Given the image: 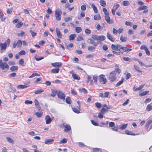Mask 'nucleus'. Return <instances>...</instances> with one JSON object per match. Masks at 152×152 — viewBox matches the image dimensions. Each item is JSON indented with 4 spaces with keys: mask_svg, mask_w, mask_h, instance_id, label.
Masks as SVG:
<instances>
[{
    "mask_svg": "<svg viewBox=\"0 0 152 152\" xmlns=\"http://www.w3.org/2000/svg\"><path fill=\"white\" fill-rule=\"evenodd\" d=\"M117 78L115 71H112L110 74L108 80L110 81L113 82L115 81Z\"/></svg>",
    "mask_w": 152,
    "mask_h": 152,
    "instance_id": "obj_1",
    "label": "nucleus"
},
{
    "mask_svg": "<svg viewBox=\"0 0 152 152\" xmlns=\"http://www.w3.org/2000/svg\"><path fill=\"white\" fill-rule=\"evenodd\" d=\"M101 39H88V42L90 44H92L96 46L98 44L100 40Z\"/></svg>",
    "mask_w": 152,
    "mask_h": 152,
    "instance_id": "obj_2",
    "label": "nucleus"
},
{
    "mask_svg": "<svg viewBox=\"0 0 152 152\" xmlns=\"http://www.w3.org/2000/svg\"><path fill=\"white\" fill-rule=\"evenodd\" d=\"M62 13L61 10L59 9H57L56 10L55 16L56 18V19L58 20L59 21L61 20V15Z\"/></svg>",
    "mask_w": 152,
    "mask_h": 152,
    "instance_id": "obj_3",
    "label": "nucleus"
},
{
    "mask_svg": "<svg viewBox=\"0 0 152 152\" xmlns=\"http://www.w3.org/2000/svg\"><path fill=\"white\" fill-rule=\"evenodd\" d=\"M105 75H102L99 76V81L100 83L102 84H104L107 81V80L106 78H104Z\"/></svg>",
    "mask_w": 152,
    "mask_h": 152,
    "instance_id": "obj_4",
    "label": "nucleus"
},
{
    "mask_svg": "<svg viewBox=\"0 0 152 152\" xmlns=\"http://www.w3.org/2000/svg\"><path fill=\"white\" fill-rule=\"evenodd\" d=\"M22 44V41L18 40L17 42H14L13 44V47L14 48H15L16 46L18 48L21 47Z\"/></svg>",
    "mask_w": 152,
    "mask_h": 152,
    "instance_id": "obj_5",
    "label": "nucleus"
},
{
    "mask_svg": "<svg viewBox=\"0 0 152 152\" xmlns=\"http://www.w3.org/2000/svg\"><path fill=\"white\" fill-rule=\"evenodd\" d=\"M57 94L58 96L61 99H65V94L61 91H58Z\"/></svg>",
    "mask_w": 152,
    "mask_h": 152,
    "instance_id": "obj_6",
    "label": "nucleus"
},
{
    "mask_svg": "<svg viewBox=\"0 0 152 152\" xmlns=\"http://www.w3.org/2000/svg\"><path fill=\"white\" fill-rule=\"evenodd\" d=\"M7 47V44L5 42L4 43H1L0 44V47L1 48V53H3L5 51Z\"/></svg>",
    "mask_w": 152,
    "mask_h": 152,
    "instance_id": "obj_7",
    "label": "nucleus"
},
{
    "mask_svg": "<svg viewBox=\"0 0 152 152\" xmlns=\"http://www.w3.org/2000/svg\"><path fill=\"white\" fill-rule=\"evenodd\" d=\"M1 67V68L2 70H4L5 68L6 69V70L5 72H6L9 68V66L5 62L3 63V64H2L1 66H0Z\"/></svg>",
    "mask_w": 152,
    "mask_h": 152,
    "instance_id": "obj_8",
    "label": "nucleus"
},
{
    "mask_svg": "<svg viewBox=\"0 0 152 152\" xmlns=\"http://www.w3.org/2000/svg\"><path fill=\"white\" fill-rule=\"evenodd\" d=\"M77 103L79 105V107H78V109H77L76 108H72L73 111L75 113H80V102L79 101L77 102Z\"/></svg>",
    "mask_w": 152,
    "mask_h": 152,
    "instance_id": "obj_9",
    "label": "nucleus"
},
{
    "mask_svg": "<svg viewBox=\"0 0 152 152\" xmlns=\"http://www.w3.org/2000/svg\"><path fill=\"white\" fill-rule=\"evenodd\" d=\"M63 125L64 127V131L66 132H67L69 130L71 129V127L69 125H65L64 124H63Z\"/></svg>",
    "mask_w": 152,
    "mask_h": 152,
    "instance_id": "obj_10",
    "label": "nucleus"
},
{
    "mask_svg": "<svg viewBox=\"0 0 152 152\" xmlns=\"http://www.w3.org/2000/svg\"><path fill=\"white\" fill-rule=\"evenodd\" d=\"M45 119L46 123L47 124H50L52 121L50 116L48 115H47L46 116Z\"/></svg>",
    "mask_w": 152,
    "mask_h": 152,
    "instance_id": "obj_11",
    "label": "nucleus"
},
{
    "mask_svg": "<svg viewBox=\"0 0 152 152\" xmlns=\"http://www.w3.org/2000/svg\"><path fill=\"white\" fill-rule=\"evenodd\" d=\"M105 19L106 21L109 23L112 24L113 23V21L110 20V18L109 15L105 16Z\"/></svg>",
    "mask_w": 152,
    "mask_h": 152,
    "instance_id": "obj_12",
    "label": "nucleus"
},
{
    "mask_svg": "<svg viewBox=\"0 0 152 152\" xmlns=\"http://www.w3.org/2000/svg\"><path fill=\"white\" fill-rule=\"evenodd\" d=\"M51 65L55 67H59L62 65V63L61 62H56L51 64Z\"/></svg>",
    "mask_w": 152,
    "mask_h": 152,
    "instance_id": "obj_13",
    "label": "nucleus"
},
{
    "mask_svg": "<svg viewBox=\"0 0 152 152\" xmlns=\"http://www.w3.org/2000/svg\"><path fill=\"white\" fill-rule=\"evenodd\" d=\"M54 141L52 139H49L45 141L44 142L45 144H51Z\"/></svg>",
    "mask_w": 152,
    "mask_h": 152,
    "instance_id": "obj_14",
    "label": "nucleus"
},
{
    "mask_svg": "<svg viewBox=\"0 0 152 152\" xmlns=\"http://www.w3.org/2000/svg\"><path fill=\"white\" fill-rule=\"evenodd\" d=\"M115 70L114 71H115V74H116V72H117L118 74H119L121 72V70L119 69V66L117 65L116 64L115 65Z\"/></svg>",
    "mask_w": 152,
    "mask_h": 152,
    "instance_id": "obj_15",
    "label": "nucleus"
},
{
    "mask_svg": "<svg viewBox=\"0 0 152 152\" xmlns=\"http://www.w3.org/2000/svg\"><path fill=\"white\" fill-rule=\"evenodd\" d=\"M127 126V124H122V125H120L119 126V129H120L124 130L125 129Z\"/></svg>",
    "mask_w": 152,
    "mask_h": 152,
    "instance_id": "obj_16",
    "label": "nucleus"
},
{
    "mask_svg": "<svg viewBox=\"0 0 152 152\" xmlns=\"http://www.w3.org/2000/svg\"><path fill=\"white\" fill-rule=\"evenodd\" d=\"M111 48L113 50H118L119 51H120V49H118V47H117V45H115L112 44L111 46Z\"/></svg>",
    "mask_w": 152,
    "mask_h": 152,
    "instance_id": "obj_17",
    "label": "nucleus"
},
{
    "mask_svg": "<svg viewBox=\"0 0 152 152\" xmlns=\"http://www.w3.org/2000/svg\"><path fill=\"white\" fill-rule=\"evenodd\" d=\"M101 18L100 15L99 14H97L95 15L94 16V19L95 20H99Z\"/></svg>",
    "mask_w": 152,
    "mask_h": 152,
    "instance_id": "obj_18",
    "label": "nucleus"
},
{
    "mask_svg": "<svg viewBox=\"0 0 152 152\" xmlns=\"http://www.w3.org/2000/svg\"><path fill=\"white\" fill-rule=\"evenodd\" d=\"M56 31L58 37L60 38H61L62 35L61 34V32L59 29L56 28Z\"/></svg>",
    "mask_w": 152,
    "mask_h": 152,
    "instance_id": "obj_19",
    "label": "nucleus"
},
{
    "mask_svg": "<svg viewBox=\"0 0 152 152\" xmlns=\"http://www.w3.org/2000/svg\"><path fill=\"white\" fill-rule=\"evenodd\" d=\"M91 6L94 12L96 13H97L98 12V9L95 6L94 4V3H92V4Z\"/></svg>",
    "mask_w": 152,
    "mask_h": 152,
    "instance_id": "obj_20",
    "label": "nucleus"
},
{
    "mask_svg": "<svg viewBox=\"0 0 152 152\" xmlns=\"http://www.w3.org/2000/svg\"><path fill=\"white\" fill-rule=\"evenodd\" d=\"M56 89H52L51 90V96L54 97L56 95Z\"/></svg>",
    "mask_w": 152,
    "mask_h": 152,
    "instance_id": "obj_21",
    "label": "nucleus"
},
{
    "mask_svg": "<svg viewBox=\"0 0 152 152\" xmlns=\"http://www.w3.org/2000/svg\"><path fill=\"white\" fill-rule=\"evenodd\" d=\"M92 38H105V37L103 35L98 36L95 35H93L92 36Z\"/></svg>",
    "mask_w": 152,
    "mask_h": 152,
    "instance_id": "obj_22",
    "label": "nucleus"
},
{
    "mask_svg": "<svg viewBox=\"0 0 152 152\" xmlns=\"http://www.w3.org/2000/svg\"><path fill=\"white\" fill-rule=\"evenodd\" d=\"M152 123V120H149L146 123L145 125V128L147 129L150 124Z\"/></svg>",
    "mask_w": 152,
    "mask_h": 152,
    "instance_id": "obj_23",
    "label": "nucleus"
},
{
    "mask_svg": "<svg viewBox=\"0 0 152 152\" xmlns=\"http://www.w3.org/2000/svg\"><path fill=\"white\" fill-rule=\"evenodd\" d=\"M125 132L126 134H128V135H136V134L134 133L131 131H129L127 130H125Z\"/></svg>",
    "mask_w": 152,
    "mask_h": 152,
    "instance_id": "obj_24",
    "label": "nucleus"
},
{
    "mask_svg": "<svg viewBox=\"0 0 152 152\" xmlns=\"http://www.w3.org/2000/svg\"><path fill=\"white\" fill-rule=\"evenodd\" d=\"M146 109L148 111H150L152 109V103H151L147 106Z\"/></svg>",
    "mask_w": 152,
    "mask_h": 152,
    "instance_id": "obj_25",
    "label": "nucleus"
},
{
    "mask_svg": "<svg viewBox=\"0 0 152 152\" xmlns=\"http://www.w3.org/2000/svg\"><path fill=\"white\" fill-rule=\"evenodd\" d=\"M28 86L25 85H18L17 87L19 89H23L27 87Z\"/></svg>",
    "mask_w": 152,
    "mask_h": 152,
    "instance_id": "obj_26",
    "label": "nucleus"
},
{
    "mask_svg": "<svg viewBox=\"0 0 152 152\" xmlns=\"http://www.w3.org/2000/svg\"><path fill=\"white\" fill-rule=\"evenodd\" d=\"M6 138L8 142L12 144L14 143V141L12 138L9 137H7Z\"/></svg>",
    "mask_w": 152,
    "mask_h": 152,
    "instance_id": "obj_27",
    "label": "nucleus"
},
{
    "mask_svg": "<svg viewBox=\"0 0 152 152\" xmlns=\"http://www.w3.org/2000/svg\"><path fill=\"white\" fill-rule=\"evenodd\" d=\"M18 67L17 66H12L10 68V69L12 71H14L18 70Z\"/></svg>",
    "mask_w": 152,
    "mask_h": 152,
    "instance_id": "obj_28",
    "label": "nucleus"
},
{
    "mask_svg": "<svg viewBox=\"0 0 152 152\" xmlns=\"http://www.w3.org/2000/svg\"><path fill=\"white\" fill-rule=\"evenodd\" d=\"M44 90L42 89H40L39 90H37L34 91V94H41L42 92L44 91Z\"/></svg>",
    "mask_w": 152,
    "mask_h": 152,
    "instance_id": "obj_29",
    "label": "nucleus"
},
{
    "mask_svg": "<svg viewBox=\"0 0 152 152\" xmlns=\"http://www.w3.org/2000/svg\"><path fill=\"white\" fill-rule=\"evenodd\" d=\"M107 109H106L104 108H102L101 110V113L103 114H104L106 113H107Z\"/></svg>",
    "mask_w": 152,
    "mask_h": 152,
    "instance_id": "obj_30",
    "label": "nucleus"
},
{
    "mask_svg": "<svg viewBox=\"0 0 152 152\" xmlns=\"http://www.w3.org/2000/svg\"><path fill=\"white\" fill-rule=\"evenodd\" d=\"M147 8V7L146 6H142L140 7L138 9V11H140L142 10H144L146 9Z\"/></svg>",
    "mask_w": 152,
    "mask_h": 152,
    "instance_id": "obj_31",
    "label": "nucleus"
},
{
    "mask_svg": "<svg viewBox=\"0 0 152 152\" xmlns=\"http://www.w3.org/2000/svg\"><path fill=\"white\" fill-rule=\"evenodd\" d=\"M59 70V68L54 69L51 70V72L53 73H58Z\"/></svg>",
    "mask_w": 152,
    "mask_h": 152,
    "instance_id": "obj_32",
    "label": "nucleus"
},
{
    "mask_svg": "<svg viewBox=\"0 0 152 152\" xmlns=\"http://www.w3.org/2000/svg\"><path fill=\"white\" fill-rule=\"evenodd\" d=\"M124 78H122L121 81H119L116 85V87H118L122 84L123 82Z\"/></svg>",
    "mask_w": 152,
    "mask_h": 152,
    "instance_id": "obj_33",
    "label": "nucleus"
},
{
    "mask_svg": "<svg viewBox=\"0 0 152 152\" xmlns=\"http://www.w3.org/2000/svg\"><path fill=\"white\" fill-rule=\"evenodd\" d=\"M100 5L102 7H105L106 5V3L105 1L101 0L100 1Z\"/></svg>",
    "mask_w": 152,
    "mask_h": 152,
    "instance_id": "obj_34",
    "label": "nucleus"
},
{
    "mask_svg": "<svg viewBox=\"0 0 152 152\" xmlns=\"http://www.w3.org/2000/svg\"><path fill=\"white\" fill-rule=\"evenodd\" d=\"M148 92V91H146L139 94V95L140 96H144L146 95Z\"/></svg>",
    "mask_w": 152,
    "mask_h": 152,
    "instance_id": "obj_35",
    "label": "nucleus"
},
{
    "mask_svg": "<svg viewBox=\"0 0 152 152\" xmlns=\"http://www.w3.org/2000/svg\"><path fill=\"white\" fill-rule=\"evenodd\" d=\"M122 3L123 5L124 6H127L129 5V2L127 1H124Z\"/></svg>",
    "mask_w": 152,
    "mask_h": 152,
    "instance_id": "obj_36",
    "label": "nucleus"
},
{
    "mask_svg": "<svg viewBox=\"0 0 152 152\" xmlns=\"http://www.w3.org/2000/svg\"><path fill=\"white\" fill-rule=\"evenodd\" d=\"M119 5L118 4H115L113 7V9L116 10L119 7Z\"/></svg>",
    "mask_w": 152,
    "mask_h": 152,
    "instance_id": "obj_37",
    "label": "nucleus"
},
{
    "mask_svg": "<svg viewBox=\"0 0 152 152\" xmlns=\"http://www.w3.org/2000/svg\"><path fill=\"white\" fill-rule=\"evenodd\" d=\"M72 76L73 78L75 79L79 80L80 79L79 77H78L76 74L73 73L72 74Z\"/></svg>",
    "mask_w": 152,
    "mask_h": 152,
    "instance_id": "obj_38",
    "label": "nucleus"
},
{
    "mask_svg": "<svg viewBox=\"0 0 152 152\" xmlns=\"http://www.w3.org/2000/svg\"><path fill=\"white\" fill-rule=\"evenodd\" d=\"M66 102L68 104H71V101L70 98L69 97H67L66 99Z\"/></svg>",
    "mask_w": 152,
    "mask_h": 152,
    "instance_id": "obj_39",
    "label": "nucleus"
},
{
    "mask_svg": "<svg viewBox=\"0 0 152 152\" xmlns=\"http://www.w3.org/2000/svg\"><path fill=\"white\" fill-rule=\"evenodd\" d=\"M138 63H139V64L141 65V66H144L145 67H150L151 66V65L150 66H149L148 65H145L142 62H141V61H138Z\"/></svg>",
    "mask_w": 152,
    "mask_h": 152,
    "instance_id": "obj_40",
    "label": "nucleus"
},
{
    "mask_svg": "<svg viewBox=\"0 0 152 152\" xmlns=\"http://www.w3.org/2000/svg\"><path fill=\"white\" fill-rule=\"evenodd\" d=\"M40 75L36 73V72H34L29 77V78H32L34 77L35 76H39Z\"/></svg>",
    "mask_w": 152,
    "mask_h": 152,
    "instance_id": "obj_41",
    "label": "nucleus"
},
{
    "mask_svg": "<svg viewBox=\"0 0 152 152\" xmlns=\"http://www.w3.org/2000/svg\"><path fill=\"white\" fill-rule=\"evenodd\" d=\"M75 30L77 32L79 33L82 31V28L80 27H77L76 28Z\"/></svg>",
    "mask_w": 152,
    "mask_h": 152,
    "instance_id": "obj_42",
    "label": "nucleus"
},
{
    "mask_svg": "<svg viewBox=\"0 0 152 152\" xmlns=\"http://www.w3.org/2000/svg\"><path fill=\"white\" fill-rule=\"evenodd\" d=\"M79 91L81 93L83 92L84 93H86L87 91V90L84 88H80Z\"/></svg>",
    "mask_w": 152,
    "mask_h": 152,
    "instance_id": "obj_43",
    "label": "nucleus"
},
{
    "mask_svg": "<svg viewBox=\"0 0 152 152\" xmlns=\"http://www.w3.org/2000/svg\"><path fill=\"white\" fill-rule=\"evenodd\" d=\"M95 105L96 107L98 108H100L102 106L101 104L99 102H96L95 103Z\"/></svg>",
    "mask_w": 152,
    "mask_h": 152,
    "instance_id": "obj_44",
    "label": "nucleus"
},
{
    "mask_svg": "<svg viewBox=\"0 0 152 152\" xmlns=\"http://www.w3.org/2000/svg\"><path fill=\"white\" fill-rule=\"evenodd\" d=\"M26 53L24 50H22L19 53V54L20 56L25 55L26 54Z\"/></svg>",
    "mask_w": 152,
    "mask_h": 152,
    "instance_id": "obj_45",
    "label": "nucleus"
},
{
    "mask_svg": "<svg viewBox=\"0 0 152 152\" xmlns=\"http://www.w3.org/2000/svg\"><path fill=\"white\" fill-rule=\"evenodd\" d=\"M67 139L64 138L62 140L60 141V143H65L67 142Z\"/></svg>",
    "mask_w": 152,
    "mask_h": 152,
    "instance_id": "obj_46",
    "label": "nucleus"
},
{
    "mask_svg": "<svg viewBox=\"0 0 152 152\" xmlns=\"http://www.w3.org/2000/svg\"><path fill=\"white\" fill-rule=\"evenodd\" d=\"M125 24L126 26H131L133 24L132 22H127L126 21L125 22Z\"/></svg>",
    "mask_w": 152,
    "mask_h": 152,
    "instance_id": "obj_47",
    "label": "nucleus"
},
{
    "mask_svg": "<svg viewBox=\"0 0 152 152\" xmlns=\"http://www.w3.org/2000/svg\"><path fill=\"white\" fill-rule=\"evenodd\" d=\"M23 25V23L22 22H20L19 23L17 24L16 25V27L17 28H20Z\"/></svg>",
    "mask_w": 152,
    "mask_h": 152,
    "instance_id": "obj_48",
    "label": "nucleus"
},
{
    "mask_svg": "<svg viewBox=\"0 0 152 152\" xmlns=\"http://www.w3.org/2000/svg\"><path fill=\"white\" fill-rule=\"evenodd\" d=\"M24 34L25 33L24 32L21 31L20 33L18 34V36L19 37H23Z\"/></svg>",
    "mask_w": 152,
    "mask_h": 152,
    "instance_id": "obj_49",
    "label": "nucleus"
},
{
    "mask_svg": "<svg viewBox=\"0 0 152 152\" xmlns=\"http://www.w3.org/2000/svg\"><path fill=\"white\" fill-rule=\"evenodd\" d=\"M134 68L138 72H142V71L139 69V68L138 66H137L134 65Z\"/></svg>",
    "mask_w": 152,
    "mask_h": 152,
    "instance_id": "obj_50",
    "label": "nucleus"
},
{
    "mask_svg": "<svg viewBox=\"0 0 152 152\" xmlns=\"http://www.w3.org/2000/svg\"><path fill=\"white\" fill-rule=\"evenodd\" d=\"M144 85H140L139 87L136 88L135 89V91H137V90H140L141 89L144 87Z\"/></svg>",
    "mask_w": 152,
    "mask_h": 152,
    "instance_id": "obj_51",
    "label": "nucleus"
},
{
    "mask_svg": "<svg viewBox=\"0 0 152 152\" xmlns=\"http://www.w3.org/2000/svg\"><path fill=\"white\" fill-rule=\"evenodd\" d=\"M91 32V30L88 28L86 29L85 30V32L86 34H90Z\"/></svg>",
    "mask_w": 152,
    "mask_h": 152,
    "instance_id": "obj_52",
    "label": "nucleus"
},
{
    "mask_svg": "<svg viewBox=\"0 0 152 152\" xmlns=\"http://www.w3.org/2000/svg\"><path fill=\"white\" fill-rule=\"evenodd\" d=\"M23 63H24V61H23V60L22 59H21L19 61V64L20 65H21L22 66H24V65L23 64Z\"/></svg>",
    "mask_w": 152,
    "mask_h": 152,
    "instance_id": "obj_53",
    "label": "nucleus"
},
{
    "mask_svg": "<svg viewBox=\"0 0 152 152\" xmlns=\"http://www.w3.org/2000/svg\"><path fill=\"white\" fill-rule=\"evenodd\" d=\"M122 58H123V59L124 61H129L131 60L130 58L129 57H123Z\"/></svg>",
    "mask_w": 152,
    "mask_h": 152,
    "instance_id": "obj_54",
    "label": "nucleus"
},
{
    "mask_svg": "<svg viewBox=\"0 0 152 152\" xmlns=\"http://www.w3.org/2000/svg\"><path fill=\"white\" fill-rule=\"evenodd\" d=\"M93 79L94 81V82L96 83L97 81V76L95 75L93 76Z\"/></svg>",
    "mask_w": 152,
    "mask_h": 152,
    "instance_id": "obj_55",
    "label": "nucleus"
},
{
    "mask_svg": "<svg viewBox=\"0 0 152 152\" xmlns=\"http://www.w3.org/2000/svg\"><path fill=\"white\" fill-rule=\"evenodd\" d=\"M109 94V92H106L104 93V98H107L108 97Z\"/></svg>",
    "mask_w": 152,
    "mask_h": 152,
    "instance_id": "obj_56",
    "label": "nucleus"
},
{
    "mask_svg": "<svg viewBox=\"0 0 152 152\" xmlns=\"http://www.w3.org/2000/svg\"><path fill=\"white\" fill-rule=\"evenodd\" d=\"M32 101H29L28 100H26L25 101V103L26 104H32Z\"/></svg>",
    "mask_w": 152,
    "mask_h": 152,
    "instance_id": "obj_57",
    "label": "nucleus"
},
{
    "mask_svg": "<svg viewBox=\"0 0 152 152\" xmlns=\"http://www.w3.org/2000/svg\"><path fill=\"white\" fill-rule=\"evenodd\" d=\"M35 114L38 117H40L42 116V114L40 113L36 112L35 113Z\"/></svg>",
    "mask_w": 152,
    "mask_h": 152,
    "instance_id": "obj_58",
    "label": "nucleus"
},
{
    "mask_svg": "<svg viewBox=\"0 0 152 152\" xmlns=\"http://www.w3.org/2000/svg\"><path fill=\"white\" fill-rule=\"evenodd\" d=\"M16 75V73L13 72L12 73L10 74L9 75V76L10 77H14Z\"/></svg>",
    "mask_w": 152,
    "mask_h": 152,
    "instance_id": "obj_59",
    "label": "nucleus"
},
{
    "mask_svg": "<svg viewBox=\"0 0 152 152\" xmlns=\"http://www.w3.org/2000/svg\"><path fill=\"white\" fill-rule=\"evenodd\" d=\"M91 122L92 124L96 126H98L99 125V124L97 123L96 122L94 121L91 120Z\"/></svg>",
    "mask_w": 152,
    "mask_h": 152,
    "instance_id": "obj_60",
    "label": "nucleus"
},
{
    "mask_svg": "<svg viewBox=\"0 0 152 152\" xmlns=\"http://www.w3.org/2000/svg\"><path fill=\"white\" fill-rule=\"evenodd\" d=\"M96 28L98 30H102V29L103 28L99 24L97 25Z\"/></svg>",
    "mask_w": 152,
    "mask_h": 152,
    "instance_id": "obj_61",
    "label": "nucleus"
},
{
    "mask_svg": "<svg viewBox=\"0 0 152 152\" xmlns=\"http://www.w3.org/2000/svg\"><path fill=\"white\" fill-rule=\"evenodd\" d=\"M109 125L110 127H113L115 126V124L113 122H111L109 123Z\"/></svg>",
    "mask_w": 152,
    "mask_h": 152,
    "instance_id": "obj_62",
    "label": "nucleus"
},
{
    "mask_svg": "<svg viewBox=\"0 0 152 152\" xmlns=\"http://www.w3.org/2000/svg\"><path fill=\"white\" fill-rule=\"evenodd\" d=\"M123 31V28L121 27H120L118 28V29L117 30V31H118V32L119 34H120L122 32V31Z\"/></svg>",
    "mask_w": 152,
    "mask_h": 152,
    "instance_id": "obj_63",
    "label": "nucleus"
},
{
    "mask_svg": "<svg viewBox=\"0 0 152 152\" xmlns=\"http://www.w3.org/2000/svg\"><path fill=\"white\" fill-rule=\"evenodd\" d=\"M86 9V6L84 5H82L81 7V9L82 10L85 11Z\"/></svg>",
    "mask_w": 152,
    "mask_h": 152,
    "instance_id": "obj_64",
    "label": "nucleus"
}]
</instances>
